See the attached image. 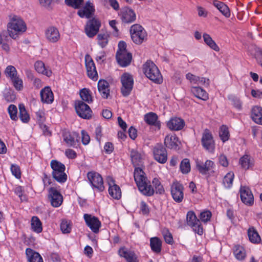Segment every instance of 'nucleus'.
<instances>
[{
  "instance_id": "dca6fc26",
  "label": "nucleus",
  "mask_w": 262,
  "mask_h": 262,
  "mask_svg": "<svg viewBox=\"0 0 262 262\" xmlns=\"http://www.w3.org/2000/svg\"><path fill=\"white\" fill-rule=\"evenodd\" d=\"M49 198L51 205L54 207H59L63 202L61 194L55 188L52 187L49 190Z\"/></svg>"
},
{
  "instance_id": "603ef678",
  "label": "nucleus",
  "mask_w": 262,
  "mask_h": 262,
  "mask_svg": "<svg viewBox=\"0 0 262 262\" xmlns=\"http://www.w3.org/2000/svg\"><path fill=\"white\" fill-rule=\"evenodd\" d=\"M152 183L153 186L155 188V191L157 193L163 194L164 193L165 190L163 188V185L161 184V183L160 180L157 178H155L153 179Z\"/></svg>"
},
{
  "instance_id": "5701e85b",
  "label": "nucleus",
  "mask_w": 262,
  "mask_h": 262,
  "mask_svg": "<svg viewBox=\"0 0 262 262\" xmlns=\"http://www.w3.org/2000/svg\"><path fill=\"white\" fill-rule=\"evenodd\" d=\"M41 101L47 104H51L54 101V95L49 86H46L40 92Z\"/></svg>"
},
{
  "instance_id": "423d86ee",
  "label": "nucleus",
  "mask_w": 262,
  "mask_h": 262,
  "mask_svg": "<svg viewBox=\"0 0 262 262\" xmlns=\"http://www.w3.org/2000/svg\"><path fill=\"white\" fill-rule=\"evenodd\" d=\"M122 86L121 92L124 97L128 96L132 91L134 85L133 76L129 73H125L121 77Z\"/></svg>"
},
{
  "instance_id": "72a5a7b5",
  "label": "nucleus",
  "mask_w": 262,
  "mask_h": 262,
  "mask_svg": "<svg viewBox=\"0 0 262 262\" xmlns=\"http://www.w3.org/2000/svg\"><path fill=\"white\" fill-rule=\"evenodd\" d=\"M108 83L104 80H100L98 83V89L101 96L104 98H107L110 94Z\"/></svg>"
},
{
  "instance_id": "a19ab883",
  "label": "nucleus",
  "mask_w": 262,
  "mask_h": 262,
  "mask_svg": "<svg viewBox=\"0 0 262 262\" xmlns=\"http://www.w3.org/2000/svg\"><path fill=\"white\" fill-rule=\"evenodd\" d=\"M203 37L205 43L211 49L215 51H219L220 50L219 46L212 39L210 35L207 33H204L203 35Z\"/></svg>"
},
{
  "instance_id": "338daca9",
  "label": "nucleus",
  "mask_w": 262,
  "mask_h": 262,
  "mask_svg": "<svg viewBox=\"0 0 262 262\" xmlns=\"http://www.w3.org/2000/svg\"><path fill=\"white\" fill-rule=\"evenodd\" d=\"M165 242L168 244H172L173 242V239L171 234L168 231L163 234Z\"/></svg>"
},
{
  "instance_id": "f8f14e48",
  "label": "nucleus",
  "mask_w": 262,
  "mask_h": 262,
  "mask_svg": "<svg viewBox=\"0 0 262 262\" xmlns=\"http://www.w3.org/2000/svg\"><path fill=\"white\" fill-rule=\"evenodd\" d=\"M101 23L99 19L95 18L90 19L85 27L86 35L90 38L95 36L98 32Z\"/></svg>"
},
{
  "instance_id": "3c124183",
  "label": "nucleus",
  "mask_w": 262,
  "mask_h": 262,
  "mask_svg": "<svg viewBox=\"0 0 262 262\" xmlns=\"http://www.w3.org/2000/svg\"><path fill=\"white\" fill-rule=\"evenodd\" d=\"M5 74L6 77L10 78L11 80L18 76L17 71L13 66H8L5 69Z\"/></svg>"
},
{
  "instance_id": "9b49d317",
  "label": "nucleus",
  "mask_w": 262,
  "mask_h": 262,
  "mask_svg": "<svg viewBox=\"0 0 262 262\" xmlns=\"http://www.w3.org/2000/svg\"><path fill=\"white\" fill-rule=\"evenodd\" d=\"M83 219L88 227L94 233H98L99 229L101 226V223L99 219L92 214L85 213L83 215Z\"/></svg>"
},
{
  "instance_id": "39448f33",
  "label": "nucleus",
  "mask_w": 262,
  "mask_h": 262,
  "mask_svg": "<svg viewBox=\"0 0 262 262\" xmlns=\"http://www.w3.org/2000/svg\"><path fill=\"white\" fill-rule=\"evenodd\" d=\"M130 33L133 41L136 44L142 43L147 38V33L145 29L139 24L132 26Z\"/></svg>"
},
{
  "instance_id": "7ed1b4c3",
  "label": "nucleus",
  "mask_w": 262,
  "mask_h": 262,
  "mask_svg": "<svg viewBox=\"0 0 262 262\" xmlns=\"http://www.w3.org/2000/svg\"><path fill=\"white\" fill-rule=\"evenodd\" d=\"M143 71L145 76L156 83L163 82L162 76L157 66L151 60H147L143 66Z\"/></svg>"
},
{
  "instance_id": "49530a36",
  "label": "nucleus",
  "mask_w": 262,
  "mask_h": 262,
  "mask_svg": "<svg viewBox=\"0 0 262 262\" xmlns=\"http://www.w3.org/2000/svg\"><path fill=\"white\" fill-rule=\"evenodd\" d=\"M234 174L233 172H229L224 177L223 184L226 188H230L233 184Z\"/></svg>"
},
{
  "instance_id": "4d7b16f0",
  "label": "nucleus",
  "mask_w": 262,
  "mask_h": 262,
  "mask_svg": "<svg viewBox=\"0 0 262 262\" xmlns=\"http://www.w3.org/2000/svg\"><path fill=\"white\" fill-rule=\"evenodd\" d=\"M211 215V212L208 210H207L201 212L199 217L202 222L207 223L210 221Z\"/></svg>"
},
{
  "instance_id": "0eeeda50",
  "label": "nucleus",
  "mask_w": 262,
  "mask_h": 262,
  "mask_svg": "<svg viewBox=\"0 0 262 262\" xmlns=\"http://www.w3.org/2000/svg\"><path fill=\"white\" fill-rule=\"evenodd\" d=\"M87 178L94 188L99 191H102L104 189L103 178L98 172L92 171L87 173Z\"/></svg>"
},
{
  "instance_id": "864d4df0",
  "label": "nucleus",
  "mask_w": 262,
  "mask_h": 262,
  "mask_svg": "<svg viewBox=\"0 0 262 262\" xmlns=\"http://www.w3.org/2000/svg\"><path fill=\"white\" fill-rule=\"evenodd\" d=\"M180 169L183 173H188L190 170V164L188 159H183L180 164Z\"/></svg>"
},
{
  "instance_id": "79ce46f5",
  "label": "nucleus",
  "mask_w": 262,
  "mask_h": 262,
  "mask_svg": "<svg viewBox=\"0 0 262 262\" xmlns=\"http://www.w3.org/2000/svg\"><path fill=\"white\" fill-rule=\"evenodd\" d=\"M110 34L107 32H101L97 35L98 43L101 48H104L108 43Z\"/></svg>"
},
{
  "instance_id": "b1692460",
  "label": "nucleus",
  "mask_w": 262,
  "mask_h": 262,
  "mask_svg": "<svg viewBox=\"0 0 262 262\" xmlns=\"http://www.w3.org/2000/svg\"><path fill=\"white\" fill-rule=\"evenodd\" d=\"M184 120L178 117L172 118L167 122V126L171 130H180L184 127Z\"/></svg>"
},
{
  "instance_id": "c03bdc74",
  "label": "nucleus",
  "mask_w": 262,
  "mask_h": 262,
  "mask_svg": "<svg viewBox=\"0 0 262 262\" xmlns=\"http://www.w3.org/2000/svg\"><path fill=\"white\" fill-rule=\"evenodd\" d=\"M233 253L236 258L239 260L244 259L246 256L245 249L239 245L235 246Z\"/></svg>"
},
{
  "instance_id": "4be33fe9",
  "label": "nucleus",
  "mask_w": 262,
  "mask_h": 262,
  "mask_svg": "<svg viewBox=\"0 0 262 262\" xmlns=\"http://www.w3.org/2000/svg\"><path fill=\"white\" fill-rule=\"evenodd\" d=\"M116 59L118 63L123 67L128 66L132 60V55L127 51H123V52H117Z\"/></svg>"
},
{
  "instance_id": "774afa93",
  "label": "nucleus",
  "mask_w": 262,
  "mask_h": 262,
  "mask_svg": "<svg viewBox=\"0 0 262 262\" xmlns=\"http://www.w3.org/2000/svg\"><path fill=\"white\" fill-rule=\"evenodd\" d=\"M55 0H38L40 5L45 8H49Z\"/></svg>"
},
{
  "instance_id": "7c9ffc66",
  "label": "nucleus",
  "mask_w": 262,
  "mask_h": 262,
  "mask_svg": "<svg viewBox=\"0 0 262 262\" xmlns=\"http://www.w3.org/2000/svg\"><path fill=\"white\" fill-rule=\"evenodd\" d=\"M36 71L40 74H42L47 77H50L52 71L49 67H46L45 63L41 61H37L34 64Z\"/></svg>"
},
{
  "instance_id": "6e6d98bb",
  "label": "nucleus",
  "mask_w": 262,
  "mask_h": 262,
  "mask_svg": "<svg viewBox=\"0 0 262 262\" xmlns=\"http://www.w3.org/2000/svg\"><path fill=\"white\" fill-rule=\"evenodd\" d=\"M13 82V86L16 90L20 91L23 88V82L21 79L19 78L18 76L11 80Z\"/></svg>"
},
{
  "instance_id": "5fc2aeb1",
  "label": "nucleus",
  "mask_w": 262,
  "mask_h": 262,
  "mask_svg": "<svg viewBox=\"0 0 262 262\" xmlns=\"http://www.w3.org/2000/svg\"><path fill=\"white\" fill-rule=\"evenodd\" d=\"M8 112L9 114L10 118L16 121L18 119L17 108V107L14 104H11L8 108Z\"/></svg>"
},
{
  "instance_id": "393cba45",
  "label": "nucleus",
  "mask_w": 262,
  "mask_h": 262,
  "mask_svg": "<svg viewBox=\"0 0 262 262\" xmlns=\"http://www.w3.org/2000/svg\"><path fill=\"white\" fill-rule=\"evenodd\" d=\"M214 166V163L209 160H206L205 163L201 161L196 162V168L202 174H206L207 172L213 169Z\"/></svg>"
},
{
  "instance_id": "6e6552de",
  "label": "nucleus",
  "mask_w": 262,
  "mask_h": 262,
  "mask_svg": "<svg viewBox=\"0 0 262 262\" xmlns=\"http://www.w3.org/2000/svg\"><path fill=\"white\" fill-rule=\"evenodd\" d=\"M203 147L211 153H213L215 149V143L211 132L205 129L202 134L201 139Z\"/></svg>"
},
{
  "instance_id": "c85d7f7f",
  "label": "nucleus",
  "mask_w": 262,
  "mask_h": 262,
  "mask_svg": "<svg viewBox=\"0 0 262 262\" xmlns=\"http://www.w3.org/2000/svg\"><path fill=\"white\" fill-rule=\"evenodd\" d=\"M130 157L135 167L142 165L143 155L141 153L136 150L132 149L130 151Z\"/></svg>"
},
{
  "instance_id": "58836bf2",
  "label": "nucleus",
  "mask_w": 262,
  "mask_h": 262,
  "mask_svg": "<svg viewBox=\"0 0 262 262\" xmlns=\"http://www.w3.org/2000/svg\"><path fill=\"white\" fill-rule=\"evenodd\" d=\"M31 226V229L37 233H40L42 231V223L37 216L32 217Z\"/></svg>"
},
{
  "instance_id": "f257e3e1",
  "label": "nucleus",
  "mask_w": 262,
  "mask_h": 262,
  "mask_svg": "<svg viewBox=\"0 0 262 262\" xmlns=\"http://www.w3.org/2000/svg\"><path fill=\"white\" fill-rule=\"evenodd\" d=\"M134 179L139 191L144 195L151 196L155 190L145 176L143 170L140 167H136L134 170Z\"/></svg>"
},
{
  "instance_id": "ea45409f",
  "label": "nucleus",
  "mask_w": 262,
  "mask_h": 262,
  "mask_svg": "<svg viewBox=\"0 0 262 262\" xmlns=\"http://www.w3.org/2000/svg\"><path fill=\"white\" fill-rule=\"evenodd\" d=\"M248 235L250 241L252 243L256 244L260 242V237L257 231L253 227L249 228L248 230Z\"/></svg>"
},
{
  "instance_id": "e433bc0d",
  "label": "nucleus",
  "mask_w": 262,
  "mask_h": 262,
  "mask_svg": "<svg viewBox=\"0 0 262 262\" xmlns=\"http://www.w3.org/2000/svg\"><path fill=\"white\" fill-rule=\"evenodd\" d=\"M213 5L226 17H229L230 12L228 6L223 2L214 1L213 3Z\"/></svg>"
},
{
  "instance_id": "a878e982",
  "label": "nucleus",
  "mask_w": 262,
  "mask_h": 262,
  "mask_svg": "<svg viewBox=\"0 0 262 262\" xmlns=\"http://www.w3.org/2000/svg\"><path fill=\"white\" fill-rule=\"evenodd\" d=\"M186 78L191 84H205L209 85V79L204 77H200L191 73L186 75Z\"/></svg>"
},
{
  "instance_id": "4c0bfd02",
  "label": "nucleus",
  "mask_w": 262,
  "mask_h": 262,
  "mask_svg": "<svg viewBox=\"0 0 262 262\" xmlns=\"http://www.w3.org/2000/svg\"><path fill=\"white\" fill-rule=\"evenodd\" d=\"M150 246L153 252L159 253L162 249V241L157 237H151L150 239Z\"/></svg>"
},
{
  "instance_id": "1a4fd4ad",
  "label": "nucleus",
  "mask_w": 262,
  "mask_h": 262,
  "mask_svg": "<svg viewBox=\"0 0 262 262\" xmlns=\"http://www.w3.org/2000/svg\"><path fill=\"white\" fill-rule=\"evenodd\" d=\"M63 140L68 147L77 148L79 144V134L75 132L64 131L62 133Z\"/></svg>"
},
{
  "instance_id": "a18cd8bd",
  "label": "nucleus",
  "mask_w": 262,
  "mask_h": 262,
  "mask_svg": "<svg viewBox=\"0 0 262 262\" xmlns=\"http://www.w3.org/2000/svg\"><path fill=\"white\" fill-rule=\"evenodd\" d=\"M187 224L192 227L196 224H199L200 220L197 219L194 212L192 211H189L187 213L186 216Z\"/></svg>"
},
{
  "instance_id": "cd10ccee",
  "label": "nucleus",
  "mask_w": 262,
  "mask_h": 262,
  "mask_svg": "<svg viewBox=\"0 0 262 262\" xmlns=\"http://www.w3.org/2000/svg\"><path fill=\"white\" fill-rule=\"evenodd\" d=\"M179 143L178 138L174 134L168 135L165 138L164 144L169 148L177 149Z\"/></svg>"
},
{
  "instance_id": "f704fd0d",
  "label": "nucleus",
  "mask_w": 262,
  "mask_h": 262,
  "mask_svg": "<svg viewBox=\"0 0 262 262\" xmlns=\"http://www.w3.org/2000/svg\"><path fill=\"white\" fill-rule=\"evenodd\" d=\"M191 92L194 96L199 99L206 101L208 99V95L202 88L199 86H192Z\"/></svg>"
},
{
  "instance_id": "412c9836",
  "label": "nucleus",
  "mask_w": 262,
  "mask_h": 262,
  "mask_svg": "<svg viewBox=\"0 0 262 262\" xmlns=\"http://www.w3.org/2000/svg\"><path fill=\"white\" fill-rule=\"evenodd\" d=\"M118 254L120 256L124 257L127 262H139L138 256L135 252L124 247L119 249Z\"/></svg>"
},
{
  "instance_id": "2f4dec72",
  "label": "nucleus",
  "mask_w": 262,
  "mask_h": 262,
  "mask_svg": "<svg viewBox=\"0 0 262 262\" xmlns=\"http://www.w3.org/2000/svg\"><path fill=\"white\" fill-rule=\"evenodd\" d=\"M26 254L29 262H43L40 255L30 248H27Z\"/></svg>"
},
{
  "instance_id": "0e129e2a",
  "label": "nucleus",
  "mask_w": 262,
  "mask_h": 262,
  "mask_svg": "<svg viewBox=\"0 0 262 262\" xmlns=\"http://www.w3.org/2000/svg\"><path fill=\"white\" fill-rule=\"evenodd\" d=\"M140 211L143 214H147L149 212L147 204L143 201L141 202L140 206Z\"/></svg>"
},
{
  "instance_id": "de8ad7c7",
  "label": "nucleus",
  "mask_w": 262,
  "mask_h": 262,
  "mask_svg": "<svg viewBox=\"0 0 262 262\" xmlns=\"http://www.w3.org/2000/svg\"><path fill=\"white\" fill-rule=\"evenodd\" d=\"M19 118L24 123H28L30 120V116L27 113L25 106L23 104L19 105Z\"/></svg>"
},
{
  "instance_id": "6ab92c4d",
  "label": "nucleus",
  "mask_w": 262,
  "mask_h": 262,
  "mask_svg": "<svg viewBox=\"0 0 262 262\" xmlns=\"http://www.w3.org/2000/svg\"><path fill=\"white\" fill-rule=\"evenodd\" d=\"M154 157L155 160L160 163H165L167 160V153L166 149L161 145H157L154 149Z\"/></svg>"
},
{
  "instance_id": "2eb2a0df",
  "label": "nucleus",
  "mask_w": 262,
  "mask_h": 262,
  "mask_svg": "<svg viewBox=\"0 0 262 262\" xmlns=\"http://www.w3.org/2000/svg\"><path fill=\"white\" fill-rule=\"evenodd\" d=\"M106 180L109 186L108 193L110 196L114 199H120L121 197V191L119 186L115 184V180L112 177H107Z\"/></svg>"
},
{
  "instance_id": "bf43d9fd",
  "label": "nucleus",
  "mask_w": 262,
  "mask_h": 262,
  "mask_svg": "<svg viewBox=\"0 0 262 262\" xmlns=\"http://www.w3.org/2000/svg\"><path fill=\"white\" fill-rule=\"evenodd\" d=\"M65 2L68 6L77 9L82 4L83 0H65Z\"/></svg>"
},
{
  "instance_id": "f3484780",
  "label": "nucleus",
  "mask_w": 262,
  "mask_h": 262,
  "mask_svg": "<svg viewBox=\"0 0 262 262\" xmlns=\"http://www.w3.org/2000/svg\"><path fill=\"white\" fill-rule=\"evenodd\" d=\"M45 38L50 43H55L60 38V34L58 29L53 26L47 28L45 31Z\"/></svg>"
},
{
  "instance_id": "09e8293b",
  "label": "nucleus",
  "mask_w": 262,
  "mask_h": 262,
  "mask_svg": "<svg viewBox=\"0 0 262 262\" xmlns=\"http://www.w3.org/2000/svg\"><path fill=\"white\" fill-rule=\"evenodd\" d=\"M80 96L82 100L88 103H92L93 98L91 94L90 91L86 88L80 90Z\"/></svg>"
},
{
  "instance_id": "473e14b6",
  "label": "nucleus",
  "mask_w": 262,
  "mask_h": 262,
  "mask_svg": "<svg viewBox=\"0 0 262 262\" xmlns=\"http://www.w3.org/2000/svg\"><path fill=\"white\" fill-rule=\"evenodd\" d=\"M144 120L149 125H155L160 128V123L158 121V116L156 114L150 112L144 115Z\"/></svg>"
},
{
  "instance_id": "4468645a",
  "label": "nucleus",
  "mask_w": 262,
  "mask_h": 262,
  "mask_svg": "<svg viewBox=\"0 0 262 262\" xmlns=\"http://www.w3.org/2000/svg\"><path fill=\"white\" fill-rule=\"evenodd\" d=\"M85 67L88 76L94 81L97 80L98 75L96 69L95 63L89 55H86L85 57Z\"/></svg>"
},
{
  "instance_id": "13d9d810",
  "label": "nucleus",
  "mask_w": 262,
  "mask_h": 262,
  "mask_svg": "<svg viewBox=\"0 0 262 262\" xmlns=\"http://www.w3.org/2000/svg\"><path fill=\"white\" fill-rule=\"evenodd\" d=\"M11 171L12 174L17 179L20 178L21 171L20 167L18 165L16 164H12L11 166Z\"/></svg>"
},
{
  "instance_id": "c9c22d12",
  "label": "nucleus",
  "mask_w": 262,
  "mask_h": 262,
  "mask_svg": "<svg viewBox=\"0 0 262 262\" xmlns=\"http://www.w3.org/2000/svg\"><path fill=\"white\" fill-rule=\"evenodd\" d=\"M239 163L243 169L247 170L253 166L254 160L250 156L245 155L240 158Z\"/></svg>"
},
{
  "instance_id": "052dcab7",
  "label": "nucleus",
  "mask_w": 262,
  "mask_h": 262,
  "mask_svg": "<svg viewBox=\"0 0 262 262\" xmlns=\"http://www.w3.org/2000/svg\"><path fill=\"white\" fill-rule=\"evenodd\" d=\"M81 141L83 145H88L90 141V137L88 133L84 130H82L81 132Z\"/></svg>"
},
{
  "instance_id": "aec40b11",
  "label": "nucleus",
  "mask_w": 262,
  "mask_h": 262,
  "mask_svg": "<svg viewBox=\"0 0 262 262\" xmlns=\"http://www.w3.org/2000/svg\"><path fill=\"white\" fill-rule=\"evenodd\" d=\"M122 21L124 23H132L135 21L136 15L133 10L128 8H123L120 14Z\"/></svg>"
},
{
  "instance_id": "37998d69",
  "label": "nucleus",
  "mask_w": 262,
  "mask_h": 262,
  "mask_svg": "<svg viewBox=\"0 0 262 262\" xmlns=\"http://www.w3.org/2000/svg\"><path fill=\"white\" fill-rule=\"evenodd\" d=\"M219 137L223 142L225 143L230 138V133L228 127L225 125H222L219 129Z\"/></svg>"
},
{
  "instance_id": "8fccbe9b",
  "label": "nucleus",
  "mask_w": 262,
  "mask_h": 262,
  "mask_svg": "<svg viewBox=\"0 0 262 262\" xmlns=\"http://www.w3.org/2000/svg\"><path fill=\"white\" fill-rule=\"evenodd\" d=\"M60 229L63 233H69L71 231L72 225L70 221L66 219L61 220Z\"/></svg>"
},
{
  "instance_id": "680f3d73",
  "label": "nucleus",
  "mask_w": 262,
  "mask_h": 262,
  "mask_svg": "<svg viewBox=\"0 0 262 262\" xmlns=\"http://www.w3.org/2000/svg\"><path fill=\"white\" fill-rule=\"evenodd\" d=\"M191 228L195 233L199 235H202L204 233V229L200 222H199V224H196V225H195Z\"/></svg>"
},
{
  "instance_id": "9d476101",
  "label": "nucleus",
  "mask_w": 262,
  "mask_h": 262,
  "mask_svg": "<svg viewBox=\"0 0 262 262\" xmlns=\"http://www.w3.org/2000/svg\"><path fill=\"white\" fill-rule=\"evenodd\" d=\"M75 108L77 115L81 118L89 119L92 117V111L90 106L82 101L75 102Z\"/></svg>"
},
{
  "instance_id": "e2e57ef3",
  "label": "nucleus",
  "mask_w": 262,
  "mask_h": 262,
  "mask_svg": "<svg viewBox=\"0 0 262 262\" xmlns=\"http://www.w3.org/2000/svg\"><path fill=\"white\" fill-rule=\"evenodd\" d=\"M255 58L257 62L262 67V50L258 49L255 53Z\"/></svg>"
},
{
  "instance_id": "c756f323",
  "label": "nucleus",
  "mask_w": 262,
  "mask_h": 262,
  "mask_svg": "<svg viewBox=\"0 0 262 262\" xmlns=\"http://www.w3.org/2000/svg\"><path fill=\"white\" fill-rule=\"evenodd\" d=\"M94 10L93 4L90 2H87L85 7L78 11V14L81 17L89 18L92 15Z\"/></svg>"
},
{
  "instance_id": "f03ea898",
  "label": "nucleus",
  "mask_w": 262,
  "mask_h": 262,
  "mask_svg": "<svg viewBox=\"0 0 262 262\" xmlns=\"http://www.w3.org/2000/svg\"><path fill=\"white\" fill-rule=\"evenodd\" d=\"M26 29L25 22L17 16L10 17L7 24L8 32L10 36L13 38H15L18 34L26 31Z\"/></svg>"
},
{
  "instance_id": "bb28decb",
  "label": "nucleus",
  "mask_w": 262,
  "mask_h": 262,
  "mask_svg": "<svg viewBox=\"0 0 262 262\" xmlns=\"http://www.w3.org/2000/svg\"><path fill=\"white\" fill-rule=\"evenodd\" d=\"M251 117L255 123L262 125V107L254 106L251 109Z\"/></svg>"
},
{
  "instance_id": "20e7f679",
  "label": "nucleus",
  "mask_w": 262,
  "mask_h": 262,
  "mask_svg": "<svg viewBox=\"0 0 262 262\" xmlns=\"http://www.w3.org/2000/svg\"><path fill=\"white\" fill-rule=\"evenodd\" d=\"M50 165L52 169L53 178L59 183H64L67 180V175L65 173V165L56 160H52Z\"/></svg>"
},
{
  "instance_id": "ddd939ff",
  "label": "nucleus",
  "mask_w": 262,
  "mask_h": 262,
  "mask_svg": "<svg viewBox=\"0 0 262 262\" xmlns=\"http://www.w3.org/2000/svg\"><path fill=\"white\" fill-rule=\"evenodd\" d=\"M184 187L179 182H173L171 186V194L173 199L177 203L182 202L184 198Z\"/></svg>"
},
{
  "instance_id": "69168bd1",
  "label": "nucleus",
  "mask_w": 262,
  "mask_h": 262,
  "mask_svg": "<svg viewBox=\"0 0 262 262\" xmlns=\"http://www.w3.org/2000/svg\"><path fill=\"white\" fill-rule=\"evenodd\" d=\"M36 117L37 121L40 123H43L46 120L45 114L41 110L36 112Z\"/></svg>"
},
{
  "instance_id": "a211bd4d",
  "label": "nucleus",
  "mask_w": 262,
  "mask_h": 262,
  "mask_svg": "<svg viewBox=\"0 0 262 262\" xmlns=\"http://www.w3.org/2000/svg\"><path fill=\"white\" fill-rule=\"evenodd\" d=\"M240 196L242 201L244 204L251 205L253 203V195L248 187L246 186H241Z\"/></svg>"
}]
</instances>
